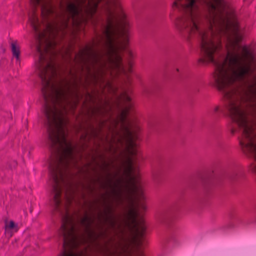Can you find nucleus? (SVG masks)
<instances>
[{
  "label": "nucleus",
  "instance_id": "obj_1",
  "mask_svg": "<svg viewBox=\"0 0 256 256\" xmlns=\"http://www.w3.org/2000/svg\"><path fill=\"white\" fill-rule=\"evenodd\" d=\"M102 3L106 6V18L101 26V32L91 45L82 50L80 58L90 74L92 70L97 71L104 64L102 55L118 72L128 76L132 71V54L128 48V24L126 16L120 7L119 0H68L60 21L66 27L70 20L72 24L84 22L92 16Z\"/></svg>",
  "mask_w": 256,
  "mask_h": 256
},
{
  "label": "nucleus",
  "instance_id": "obj_2",
  "mask_svg": "<svg viewBox=\"0 0 256 256\" xmlns=\"http://www.w3.org/2000/svg\"><path fill=\"white\" fill-rule=\"evenodd\" d=\"M132 107H120V121L126 139V152L125 160L122 162V168H116L111 174L106 172L102 185L106 189V195L112 200L122 202L127 199L130 202L128 216L134 225L136 233L140 240L142 238L146 227L140 210H145L146 206L141 202L144 199L142 186L134 166L138 156L137 144L134 136L130 130L131 122L128 117Z\"/></svg>",
  "mask_w": 256,
  "mask_h": 256
},
{
  "label": "nucleus",
  "instance_id": "obj_3",
  "mask_svg": "<svg viewBox=\"0 0 256 256\" xmlns=\"http://www.w3.org/2000/svg\"><path fill=\"white\" fill-rule=\"evenodd\" d=\"M60 235L64 251L58 256H82V252L75 249L83 240L82 238L76 234L74 222L67 212L62 218Z\"/></svg>",
  "mask_w": 256,
  "mask_h": 256
},
{
  "label": "nucleus",
  "instance_id": "obj_4",
  "mask_svg": "<svg viewBox=\"0 0 256 256\" xmlns=\"http://www.w3.org/2000/svg\"><path fill=\"white\" fill-rule=\"evenodd\" d=\"M18 230V226L13 221H10L9 223H6L5 225V232L9 234L10 236H12L13 232Z\"/></svg>",
  "mask_w": 256,
  "mask_h": 256
},
{
  "label": "nucleus",
  "instance_id": "obj_5",
  "mask_svg": "<svg viewBox=\"0 0 256 256\" xmlns=\"http://www.w3.org/2000/svg\"><path fill=\"white\" fill-rule=\"evenodd\" d=\"M12 52L13 56L16 58V60L18 62L20 60V51L19 48L16 46V43L12 44Z\"/></svg>",
  "mask_w": 256,
  "mask_h": 256
},
{
  "label": "nucleus",
  "instance_id": "obj_6",
  "mask_svg": "<svg viewBox=\"0 0 256 256\" xmlns=\"http://www.w3.org/2000/svg\"><path fill=\"white\" fill-rule=\"evenodd\" d=\"M218 112H219V107L218 106H214L210 110L208 114L210 115L214 116Z\"/></svg>",
  "mask_w": 256,
  "mask_h": 256
},
{
  "label": "nucleus",
  "instance_id": "obj_7",
  "mask_svg": "<svg viewBox=\"0 0 256 256\" xmlns=\"http://www.w3.org/2000/svg\"><path fill=\"white\" fill-rule=\"evenodd\" d=\"M106 220H110V224L112 226H114V220L113 218H110V216H106Z\"/></svg>",
  "mask_w": 256,
  "mask_h": 256
},
{
  "label": "nucleus",
  "instance_id": "obj_8",
  "mask_svg": "<svg viewBox=\"0 0 256 256\" xmlns=\"http://www.w3.org/2000/svg\"><path fill=\"white\" fill-rule=\"evenodd\" d=\"M108 166V164H107L106 162H104V168H107Z\"/></svg>",
  "mask_w": 256,
  "mask_h": 256
},
{
  "label": "nucleus",
  "instance_id": "obj_9",
  "mask_svg": "<svg viewBox=\"0 0 256 256\" xmlns=\"http://www.w3.org/2000/svg\"><path fill=\"white\" fill-rule=\"evenodd\" d=\"M108 208H106L107 209H108L109 208H108V206H106Z\"/></svg>",
  "mask_w": 256,
  "mask_h": 256
}]
</instances>
